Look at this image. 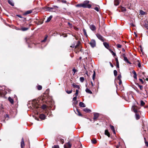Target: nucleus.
I'll return each instance as SVG.
<instances>
[{"mask_svg": "<svg viewBox=\"0 0 148 148\" xmlns=\"http://www.w3.org/2000/svg\"><path fill=\"white\" fill-rule=\"evenodd\" d=\"M89 2L88 1H85L83 3V8H90L91 5L90 4H89Z\"/></svg>", "mask_w": 148, "mask_h": 148, "instance_id": "1", "label": "nucleus"}, {"mask_svg": "<svg viewBox=\"0 0 148 148\" xmlns=\"http://www.w3.org/2000/svg\"><path fill=\"white\" fill-rule=\"evenodd\" d=\"M145 98H147L148 96V92L145 88H144L141 91Z\"/></svg>", "mask_w": 148, "mask_h": 148, "instance_id": "2", "label": "nucleus"}, {"mask_svg": "<svg viewBox=\"0 0 148 148\" xmlns=\"http://www.w3.org/2000/svg\"><path fill=\"white\" fill-rule=\"evenodd\" d=\"M96 36L97 38L101 41L102 42H104V38L100 34H97Z\"/></svg>", "mask_w": 148, "mask_h": 148, "instance_id": "3", "label": "nucleus"}, {"mask_svg": "<svg viewBox=\"0 0 148 148\" xmlns=\"http://www.w3.org/2000/svg\"><path fill=\"white\" fill-rule=\"evenodd\" d=\"M89 44L92 47H95L96 45L95 41V40H92L89 43Z\"/></svg>", "mask_w": 148, "mask_h": 148, "instance_id": "4", "label": "nucleus"}, {"mask_svg": "<svg viewBox=\"0 0 148 148\" xmlns=\"http://www.w3.org/2000/svg\"><path fill=\"white\" fill-rule=\"evenodd\" d=\"M90 29L92 31H95L96 29L95 26L93 25H91L90 26Z\"/></svg>", "mask_w": 148, "mask_h": 148, "instance_id": "5", "label": "nucleus"}, {"mask_svg": "<svg viewBox=\"0 0 148 148\" xmlns=\"http://www.w3.org/2000/svg\"><path fill=\"white\" fill-rule=\"evenodd\" d=\"M32 12V10H29L26 11L25 13H24L23 14L24 15H26L28 14H31Z\"/></svg>", "mask_w": 148, "mask_h": 148, "instance_id": "6", "label": "nucleus"}, {"mask_svg": "<svg viewBox=\"0 0 148 148\" xmlns=\"http://www.w3.org/2000/svg\"><path fill=\"white\" fill-rule=\"evenodd\" d=\"M99 115L98 113H95L94 114V116L93 117V120L95 121L99 117Z\"/></svg>", "mask_w": 148, "mask_h": 148, "instance_id": "7", "label": "nucleus"}, {"mask_svg": "<svg viewBox=\"0 0 148 148\" xmlns=\"http://www.w3.org/2000/svg\"><path fill=\"white\" fill-rule=\"evenodd\" d=\"M80 44V42L78 41L76 45L75 46L74 45H73L71 46V47L73 48H74L75 47V48H76L79 46Z\"/></svg>", "mask_w": 148, "mask_h": 148, "instance_id": "8", "label": "nucleus"}, {"mask_svg": "<svg viewBox=\"0 0 148 148\" xmlns=\"http://www.w3.org/2000/svg\"><path fill=\"white\" fill-rule=\"evenodd\" d=\"M5 94V91L4 90H0V97L2 96Z\"/></svg>", "mask_w": 148, "mask_h": 148, "instance_id": "9", "label": "nucleus"}, {"mask_svg": "<svg viewBox=\"0 0 148 148\" xmlns=\"http://www.w3.org/2000/svg\"><path fill=\"white\" fill-rule=\"evenodd\" d=\"M103 45L107 49H108L109 47V44L106 42H103Z\"/></svg>", "mask_w": 148, "mask_h": 148, "instance_id": "10", "label": "nucleus"}, {"mask_svg": "<svg viewBox=\"0 0 148 148\" xmlns=\"http://www.w3.org/2000/svg\"><path fill=\"white\" fill-rule=\"evenodd\" d=\"M25 145L23 138H22L21 139V148H23V147Z\"/></svg>", "mask_w": 148, "mask_h": 148, "instance_id": "11", "label": "nucleus"}, {"mask_svg": "<svg viewBox=\"0 0 148 148\" xmlns=\"http://www.w3.org/2000/svg\"><path fill=\"white\" fill-rule=\"evenodd\" d=\"M8 3L12 6H14V3L12 0H8Z\"/></svg>", "mask_w": 148, "mask_h": 148, "instance_id": "12", "label": "nucleus"}, {"mask_svg": "<svg viewBox=\"0 0 148 148\" xmlns=\"http://www.w3.org/2000/svg\"><path fill=\"white\" fill-rule=\"evenodd\" d=\"M66 145V147H68L69 148H70L71 146V144L69 142H68L65 145Z\"/></svg>", "mask_w": 148, "mask_h": 148, "instance_id": "13", "label": "nucleus"}, {"mask_svg": "<svg viewBox=\"0 0 148 148\" xmlns=\"http://www.w3.org/2000/svg\"><path fill=\"white\" fill-rule=\"evenodd\" d=\"M72 85L75 88H77L79 89H80V86L79 85H76L75 83L73 84Z\"/></svg>", "mask_w": 148, "mask_h": 148, "instance_id": "14", "label": "nucleus"}, {"mask_svg": "<svg viewBox=\"0 0 148 148\" xmlns=\"http://www.w3.org/2000/svg\"><path fill=\"white\" fill-rule=\"evenodd\" d=\"M124 60L126 62L130 64H131V63L129 61L127 58L125 56H124Z\"/></svg>", "mask_w": 148, "mask_h": 148, "instance_id": "15", "label": "nucleus"}, {"mask_svg": "<svg viewBox=\"0 0 148 148\" xmlns=\"http://www.w3.org/2000/svg\"><path fill=\"white\" fill-rule=\"evenodd\" d=\"M40 118L41 119L44 120L45 119V114H41L40 115Z\"/></svg>", "mask_w": 148, "mask_h": 148, "instance_id": "16", "label": "nucleus"}, {"mask_svg": "<svg viewBox=\"0 0 148 148\" xmlns=\"http://www.w3.org/2000/svg\"><path fill=\"white\" fill-rule=\"evenodd\" d=\"M79 106L80 107H86V106L85 104L82 102H80L79 103Z\"/></svg>", "mask_w": 148, "mask_h": 148, "instance_id": "17", "label": "nucleus"}, {"mask_svg": "<svg viewBox=\"0 0 148 148\" xmlns=\"http://www.w3.org/2000/svg\"><path fill=\"white\" fill-rule=\"evenodd\" d=\"M83 110L84 111L86 112H90L91 111V110L90 109H88L87 108H84Z\"/></svg>", "mask_w": 148, "mask_h": 148, "instance_id": "18", "label": "nucleus"}, {"mask_svg": "<svg viewBox=\"0 0 148 148\" xmlns=\"http://www.w3.org/2000/svg\"><path fill=\"white\" fill-rule=\"evenodd\" d=\"M105 135H107L109 137H110V134L108 130H105Z\"/></svg>", "mask_w": 148, "mask_h": 148, "instance_id": "19", "label": "nucleus"}, {"mask_svg": "<svg viewBox=\"0 0 148 148\" xmlns=\"http://www.w3.org/2000/svg\"><path fill=\"white\" fill-rule=\"evenodd\" d=\"M53 16L51 15L49 16L47 18V21H46V22H49L52 19Z\"/></svg>", "mask_w": 148, "mask_h": 148, "instance_id": "20", "label": "nucleus"}, {"mask_svg": "<svg viewBox=\"0 0 148 148\" xmlns=\"http://www.w3.org/2000/svg\"><path fill=\"white\" fill-rule=\"evenodd\" d=\"M28 29V28L27 27H22L20 29H18V30H21L22 31H24L27 30Z\"/></svg>", "mask_w": 148, "mask_h": 148, "instance_id": "21", "label": "nucleus"}, {"mask_svg": "<svg viewBox=\"0 0 148 148\" xmlns=\"http://www.w3.org/2000/svg\"><path fill=\"white\" fill-rule=\"evenodd\" d=\"M8 100L12 104H13L14 103V100L11 97H9L8 98Z\"/></svg>", "mask_w": 148, "mask_h": 148, "instance_id": "22", "label": "nucleus"}, {"mask_svg": "<svg viewBox=\"0 0 148 148\" xmlns=\"http://www.w3.org/2000/svg\"><path fill=\"white\" fill-rule=\"evenodd\" d=\"M86 92L90 93V94L92 93V91L88 88H86Z\"/></svg>", "mask_w": 148, "mask_h": 148, "instance_id": "23", "label": "nucleus"}, {"mask_svg": "<svg viewBox=\"0 0 148 148\" xmlns=\"http://www.w3.org/2000/svg\"><path fill=\"white\" fill-rule=\"evenodd\" d=\"M110 127L111 130L113 131L114 134H115V132L113 126L110 125Z\"/></svg>", "mask_w": 148, "mask_h": 148, "instance_id": "24", "label": "nucleus"}, {"mask_svg": "<svg viewBox=\"0 0 148 148\" xmlns=\"http://www.w3.org/2000/svg\"><path fill=\"white\" fill-rule=\"evenodd\" d=\"M76 111L77 113L76 112H75V113L77 115H78L79 116H82V114L78 110V109H76Z\"/></svg>", "mask_w": 148, "mask_h": 148, "instance_id": "25", "label": "nucleus"}, {"mask_svg": "<svg viewBox=\"0 0 148 148\" xmlns=\"http://www.w3.org/2000/svg\"><path fill=\"white\" fill-rule=\"evenodd\" d=\"M47 10H48L50 12H53V11L52 10L53 9V8L48 7L47 8Z\"/></svg>", "mask_w": 148, "mask_h": 148, "instance_id": "26", "label": "nucleus"}, {"mask_svg": "<svg viewBox=\"0 0 148 148\" xmlns=\"http://www.w3.org/2000/svg\"><path fill=\"white\" fill-rule=\"evenodd\" d=\"M140 14L143 15H145L146 14V13L142 10H140Z\"/></svg>", "mask_w": 148, "mask_h": 148, "instance_id": "27", "label": "nucleus"}, {"mask_svg": "<svg viewBox=\"0 0 148 148\" xmlns=\"http://www.w3.org/2000/svg\"><path fill=\"white\" fill-rule=\"evenodd\" d=\"M76 6L77 7H83V3L81 4H77Z\"/></svg>", "mask_w": 148, "mask_h": 148, "instance_id": "28", "label": "nucleus"}, {"mask_svg": "<svg viewBox=\"0 0 148 148\" xmlns=\"http://www.w3.org/2000/svg\"><path fill=\"white\" fill-rule=\"evenodd\" d=\"M132 108L133 109L134 112L135 113H136L137 111V110L135 109V106H133L132 107Z\"/></svg>", "mask_w": 148, "mask_h": 148, "instance_id": "29", "label": "nucleus"}, {"mask_svg": "<svg viewBox=\"0 0 148 148\" xmlns=\"http://www.w3.org/2000/svg\"><path fill=\"white\" fill-rule=\"evenodd\" d=\"M135 115L136 118V120H138L140 119V117L139 114H136Z\"/></svg>", "mask_w": 148, "mask_h": 148, "instance_id": "30", "label": "nucleus"}, {"mask_svg": "<svg viewBox=\"0 0 148 148\" xmlns=\"http://www.w3.org/2000/svg\"><path fill=\"white\" fill-rule=\"evenodd\" d=\"M95 71H94L93 74L92 75V79L93 80H94L95 78Z\"/></svg>", "mask_w": 148, "mask_h": 148, "instance_id": "31", "label": "nucleus"}, {"mask_svg": "<svg viewBox=\"0 0 148 148\" xmlns=\"http://www.w3.org/2000/svg\"><path fill=\"white\" fill-rule=\"evenodd\" d=\"M138 86L142 91L144 89H143V86L142 85L138 84Z\"/></svg>", "mask_w": 148, "mask_h": 148, "instance_id": "32", "label": "nucleus"}, {"mask_svg": "<svg viewBox=\"0 0 148 148\" xmlns=\"http://www.w3.org/2000/svg\"><path fill=\"white\" fill-rule=\"evenodd\" d=\"M84 80V78L83 77H81L80 78V81L82 82H83Z\"/></svg>", "mask_w": 148, "mask_h": 148, "instance_id": "33", "label": "nucleus"}, {"mask_svg": "<svg viewBox=\"0 0 148 148\" xmlns=\"http://www.w3.org/2000/svg\"><path fill=\"white\" fill-rule=\"evenodd\" d=\"M83 31L84 32V35L86 37H87V33H86V30L84 29H83Z\"/></svg>", "mask_w": 148, "mask_h": 148, "instance_id": "34", "label": "nucleus"}, {"mask_svg": "<svg viewBox=\"0 0 148 148\" xmlns=\"http://www.w3.org/2000/svg\"><path fill=\"white\" fill-rule=\"evenodd\" d=\"M145 103L143 100L140 101V106H143L145 104Z\"/></svg>", "mask_w": 148, "mask_h": 148, "instance_id": "35", "label": "nucleus"}, {"mask_svg": "<svg viewBox=\"0 0 148 148\" xmlns=\"http://www.w3.org/2000/svg\"><path fill=\"white\" fill-rule=\"evenodd\" d=\"M114 74L115 76H116L117 75V72L116 70H114Z\"/></svg>", "mask_w": 148, "mask_h": 148, "instance_id": "36", "label": "nucleus"}, {"mask_svg": "<svg viewBox=\"0 0 148 148\" xmlns=\"http://www.w3.org/2000/svg\"><path fill=\"white\" fill-rule=\"evenodd\" d=\"M37 88L38 90H41L42 88V86L40 85H38L37 86Z\"/></svg>", "mask_w": 148, "mask_h": 148, "instance_id": "37", "label": "nucleus"}, {"mask_svg": "<svg viewBox=\"0 0 148 148\" xmlns=\"http://www.w3.org/2000/svg\"><path fill=\"white\" fill-rule=\"evenodd\" d=\"M66 93L68 94H71L72 93V90H70V91H69L68 90H66Z\"/></svg>", "mask_w": 148, "mask_h": 148, "instance_id": "38", "label": "nucleus"}, {"mask_svg": "<svg viewBox=\"0 0 148 148\" xmlns=\"http://www.w3.org/2000/svg\"><path fill=\"white\" fill-rule=\"evenodd\" d=\"M121 10L122 12H125L126 11V8L123 7H122L121 8Z\"/></svg>", "mask_w": 148, "mask_h": 148, "instance_id": "39", "label": "nucleus"}, {"mask_svg": "<svg viewBox=\"0 0 148 148\" xmlns=\"http://www.w3.org/2000/svg\"><path fill=\"white\" fill-rule=\"evenodd\" d=\"M78 90H76L75 93V95H74H74H75L76 96H77L78 94Z\"/></svg>", "mask_w": 148, "mask_h": 148, "instance_id": "40", "label": "nucleus"}, {"mask_svg": "<svg viewBox=\"0 0 148 148\" xmlns=\"http://www.w3.org/2000/svg\"><path fill=\"white\" fill-rule=\"evenodd\" d=\"M42 109L44 110L47 107V106L45 105H43L41 107Z\"/></svg>", "mask_w": 148, "mask_h": 148, "instance_id": "41", "label": "nucleus"}, {"mask_svg": "<svg viewBox=\"0 0 148 148\" xmlns=\"http://www.w3.org/2000/svg\"><path fill=\"white\" fill-rule=\"evenodd\" d=\"M92 142L93 144H95L97 142V141L95 139H94L92 141Z\"/></svg>", "mask_w": 148, "mask_h": 148, "instance_id": "42", "label": "nucleus"}, {"mask_svg": "<svg viewBox=\"0 0 148 148\" xmlns=\"http://www.w3.org/2000/svg\"><path fill=\"white\" fill-rule=\"evenodd\" d=\"M121 75H119L117 77V78L119 80H121Z\"/></svg>", "mask_w": 148, "mask_h": 148, "instance_id": "43", "label": "nucleus"}, {"mask_svg": "<svg viewBox=\"0 0 148 148\" xmlns=\"http://www.w3.org/2000/svg\"><path fill=\"white\" fill-rule=\"evenodd\" d=\"M144 139L145 140V145H146L147 146V147H148V142H147L146 141V138H144Z\"/></svg>", "mask_w": 148, "mask_h": 148, "instance_id": "44", "label": "nucleus"}, {"mask_svg": "<svg viewBox=\"0 0 148 148\" xmlns=\"http://www.w3.org/2000/svg\"><path fill=\"white\" fill-rule=\"evenodd\" d=\"M138 62V63L137 64L138 66V67L140 68L141 67V64L139 62L138 60H137Z\"/></svg>", "mask_w": 148, "mask_h": 148, "instance_id": "45", "label": "nucleus"}, {"mask_svg": "<svg viewBox=\"0 0 148 148\" xmlns=\"http://www.w3.org/2000/svg\"><path fill=\"white\" fill-rule=\"evenodd\" d=\"M59 1H60L61 2L63 3H66V1L65 0H58Z\"/></svg>", "mask_w": 148, "mask_h": 148, "instance_id": "46", "label": "nucleus"}, {"mask_svg": "<svg viewBox=\"0 0 148 148\" xmlns=\"http://www.w3.org/2000/svg\"><path fill=\"white\" fill-rule=\"evenodd\" d=\"M47 36L46 37H45V38H44V39L43 40H42L41 42H45V41L47 39Z\"/></svg>", "mask_w": 148, "mask_h": 148, "instance_id": "47", "label": "nucleus"}, {"mask_svg": "<svg viewBox=\"0 0 148 148\" xmlns=\"http://www.w3.org/2000/svg\"><path fill=\"white\" fill-rule=\"evenodd\" d=\"M94 9L97 11H99V8L98 7H95Z\"/></svg>", "mask_w": 148, "mask_h": 148, "instance_id": "48", "label": "nucleus"}, {"mask_svg": "<svg viewBox=\"0 0 148 148\" xmlns=\"http://www.w3.org/2000/svg\"><path fill=\"white\" fill-rule=\"evenodd\" d=\"M68 25L69 26L71 27H72V25L69 22H68L67 23Z\"/></svg>", "mask_w": 148, "mask_h": 148, "instance_id": "49", "label": "nucleus"}, {"mask_svg": "<svg viewBox=\"0 0 148 148\" xmlns=\"http://www.w3.org/2000/svg\"><path fill=\"white\" fill-rule=\"evenodd\" d=\"M52 148H59L58 145H55L52 147Z\"/></svg>", "mask_w": 148, "mask_h": 148, "instance_id": "50", "label": "nucleus"}, {"mask_svg": "<svg viewBox=\"0 0 148 148\" xmlns=\"http://www.w3.org/2000/svg\"><path fill=\"white\" fill-rule=\"evenodd\" d=\"M117 48H121V47L122 46L121 45L119 44H118L117 45Z\"/></svg>", "mask_w": 148, "mask_h": 148, "instance_id": "51", "label": "nucleus"}, {"mask_svg": "<svg viewBox=\"0 0 148 148\" xmlns=\"http://www.w3.org/2000/svg\"><path fill=\"white\" fill-rule=\"evenodd\" d=\"M77 96H75V97H74L73 98V101H75L77 99Z\"/></svg>", "mask_w": 148, "mask_h": 148, "instance_id": "52", "label": "nucleus"}, {"mask_svg": "<svg viewBox=\"0 0 148 148\" xmlns=\"http://www.w3.org/2000/svg\"><path fill=\"white\" fill-rule=\"evenodd\" d=\"M73 71L74 72V74L76 72L77 70L75 69H73Z\"/></svg>", "mask_w": 148, "mask_h": 148, "instance_id": "53", "label": "nucleus"}, {"mask_svg": "<svg viewBox=\"0 0 148 148\" xmlns=\"http://www.w3.org/2000/svg\"><path fill=\"white\" fill-rule=\"evenodd\" d=\"M132 73H133V74H134V75H137L136 74V73L135 72V71L134 70H133V71H132Z\"/></svg>", "mask_w": 148, "mask_h": 148, "instance_id": "54", "label": "nucleus"}, {"mask_svg": "<svg viewBox=\"0 0 148 148\" xmlns=\"http://www.w3.org/2000/svg\"><path fill=\"white\" fill-rule=\"evenodd\" d=\"M112 55L114 56H116V54L115 53H114V52L113 51H112Z\"/></svg>", "mask_w": 148, "mask_h": 148, "instance_id": "55", "label": "nucleus"}, {"mask_svg": "<svg viewBox=\"0 0 148 148\" xmlns=\"http://www.w3.org/2000/svg\"><path fill=\"white\" fill-rule=\"evenodd\" d=\"M134 78L136 79H137V75H134Z\"/></svg>", "mask_w": 148, "mask_h": 148, "instance_id": "56", "label": "nucleus"}, {"mask_svg": "<svg viewBox=\"0 0 148 148\" xmlns=\"http://www.w3.org/2000/svg\"><path fill=\"white\" fill-rule=\"evenodd\" d=\"M140 49L141 51L143 52V49L142 47L141 46H140Z\"/></svg>", "mask_w": 148, "mask_h": 148, "instance_id": "57", "label": "nucleus"}, {"mask_svg": "<svg viewBox=\"0 0 148 148\" xmlns=\"http://www.w3.org/2000/svg\"><path fill=\"white\" fill-rule=\"evenodd\" d=\"M17 16H18V17H19V18H23L22 17L21 15H17Z\"/></svg>", "mask_w": 148, "mask_h": 148, "instance_id": "58", "label": "nucleus"}, {"mask_svg": "<svg viewBox=\"0 0 148 148\" xmlns=\"http://www.w3.org/2000/svg\"><path fill=\"white\" fill-rule=\"evenodd\" d=\"M115 60L116 62V64L119 63L117 58H116L115 59Z\"/></svg>", "mask_w": 148, "mask_h": 148, "instance_id": "59", "label": "nucleus"}, {"mask_svg": "<svg viewBox=\"0 0 148 148\" xmlns=\"http://www.w3.org/2000/svg\"><path fill=\"white\" fill-rule=\"evenodd\" d=\"M119 80V84L120 85L121 84V83H122L121 80Z\"/></svg>", "mask_w": 148, "mask_h": 148, "instance_id": "60", "label": "nucleus"}, {"mask_svg": "<svg viewBox=\"0 0 148 148\" xmlns=\"http://www.w3.org/2000/svg\"><path fill=\"white\" fill-rule=\"evenodd\" d=\"M116 66L118 68L119 67V63L116 64Z\"/></svg>", "mask_w": 148, "mask_h": 148, "instance_id": "61", "label": "nucleus"}, {"mask_svg": "<svg viewBox=\"0 0 148 148\" xmlns=\"http://www.w3.org/2000/svg\"><path fill=\"white\" fill-rule=\"evenodd\" d=\"M110 66H111L112 67H113V65H112V64L111 63H110Z\"/></svg>", "mask_w": 148, "mask_h": 148, "instance_id": "62", "label": "nucleus"}, {"mask_svg": "<svg viewBox=\"0 0 148 148\" xmlns=\"http://www.w3.org/2000/svg\"><path fill=\"white\" fill-rule=\"evenodd\" d=\"M139 80L141 82H143V79H139Z\"/></svg>", "mask_w": 148, "mask_h": 148, "instance_id": "63", "label": "nucleus"}, {"mask_svg": "<svg viewBox=\"0 0 148 148\" xmlns=\"http://www.w3.org/2000/svg\"><path fill=\"white\" fill-rule=\"evenodd\" d=\"M131 25L132 26L134 27L135 25L133 23H131Z\"/></svg>", "mask_w": 148, "mask_h": 148, "instance_id": "64", "label": "nucleus"}]
</instances>
